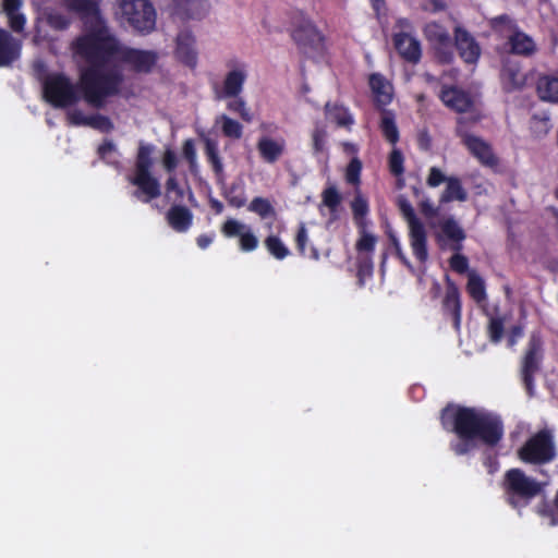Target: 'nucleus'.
Wrapping results in <instances>:
<instances>
[{
    "label": "nucleus",
    "mask_w": 558,
    "mask_h": 558,
    "mask_svg": "<svg viewBox=\"0 0 558 558\" xmlns=\"http://www.w3.org/2000/svg\"><path fill=\"white\" fill-rule=\"evenodd\" d=\"M368 83L374 100L378 106H386L391 102L393 88L389 81H387L381 74L374 73L369 76Z\"/></svg>",
    "instance_id": "aec40b11"
},
{
    "label": "nucleus",
    "mask_w": 558,
    "mask_h": 558,
    "mask_svg": "<svg viewBox=\"0 0 558 558\" xmlns=\"http://www.w3.org/2000/svg\"><path fill=\"white\" fill-rule=\"evenodd\" d=\"M213 242V236L211 235H207V234H202L197 238V245L201 247V248H206L208 247Z\"/></svg>",
    "instance_id": "0e129e2a"
},
{
    "label": "nucleus",
    "mask_w": 558,
    "mask_h": 558,
    "mask_svg": "<svg viewBox=\"0 0 558 558\" xmlns=\"http://www.w3.org/2000/svg\"><path fill=\"white\" fill-rule=\"evenodd\" d=\"M423 9L426 12L436 13L445 9V3L440 0H427L423 4Z\"/></svg>",
    "instance_id": "680f3d73"
},
{
    "label": "nucleus",
    "mask_w": 558,
    "mask_h": 558,
    "mask_svg": "<svg viewBox=\"0 0 558 558\" xmlns=\"http://www.w3.org/2000/svg\"><path fill=\"white\" fill-rule=\"evenodd\" d=\"M373 274V263H372V259H371V256H365L363 258V260L361 262L360 266H359V271H357V276H359V281L361 284H364V280L369 278Z\"/></svg>",
    "instance_id": "3c124183"
},
{
    "label": "nucleus",
    "mask_w": 558,
    "mask_h": 558,
    "mask_svg": "<svg viewBox=\"0 0 558 558\" xmlns=\"http://www.w3.org/2000/svg\"><path fill=\"white\" fill-rule=\"evenodd\" d=\"M373 7L376 11H379L384 5V0H372Z\"/></svg>",
    "instance_id": "338daca9"
},
{
    "label": "nucleus",
    "mask_w": 558,
    "mask_h": 558,
    "mask_svg": "<svg viewBox=\"0 0 558 558\" xmlns=\"http://www.w3.org/2000/svg\"><path fill=\"white\" fill-rule=\"evenodd\" d=\"M222 232L228 238H238L243 252H253L258 247L259 240L252 228L239 220L228 219L222 226Z\"/></svg>",
    "instance_id": "f8f14e48"
},
{
    "label": "nucleus",
    "mask_w": 558,
    "mask_h": 558,
    "mask_svg": "<svg viewBox=\"0 0 558 558\" xmlns=\"http://www.w3.org/2000/svg\"><path fill=\"white\" fill-rule=\"evenodd\" d=\"M206 154H207L208 160L213 165L216 173H221L223 167H222V162L218 155L217 144L215 142H211V141L206 142Z\"/></svg>",
    "instance_id": "c03bdc74"
},
{
    "label": "nucleus",
    "mask_w": 558,
    "mask_h": 558,
    "mask_svg": "<svg viewBox=\"0 0 558 558\" xmlns=\"http://www.w3.org/2000/svg\"><path fill=\"white\" fill-rule=\"evenodd\" d=\"M229 70L225 75L222 86L216 90L217 99L236 97L243 92L247 78V68L244 63L232 61L228 64Z\"/></svg>",
    "instance_id": "9b49d317"
},
{
    "label": "nucleus",
    "mask_w": 558,
    "mask_h": 558,
    "mask_svg": "<svg viewBox=\"0 0 558 558\" xmlns=\"http://www.w3.org/2000/svg\"><path fill=\"white\" fill-rule=\"evenodd\" d=\"M162 165L170 174H174L173 172L178 166V158L172 149L168 148L165 150L162 157Z\"/></svg>",
    "instance_id": "5fc2aeb1"
},
{
    "label": "nucleus",
    "mask_w": 558,
    "mask_h": 558,
    "mask_svg": "<svg viewBox=\"0 0 558 558\" xmlns=\"http://www.w3.org/2000/svg\"><path fill=\"white\" fill-rule=\"evenodd\" d=\"M376 242L377 238L374 234L362 231L360 239L356 242V250L360 253L371 254L375 248Z\"/></svg>",
    "instance_id": "ea45409f"
},
{
    "label": "nucleus",
    "mask_w": 558,
    "mask_h": 558,
    "mask_svg": "<svg viewBox=\"0 0 558 558\" xmlns=\"http://www.w3.org/2000/svg\"><path fill=\"white\" fill-rule=\"evenodd\" d=\"M326 131L323 129H316L313 132L312 140H313V149L314 154L318 155L326 150Z\"/></svg>",
    "instance_id": "de8ad7c7"
},
{
    "label": "nucleus",
    "mask_w": 558,
    "mask_h": 558,
    "mask_svg": "<svg viewBox=\"0 0 558 558\" xmlns=\"http://www.w3.org/2000/svg\"><path fill=\"white\" fill-rule=\"evenodd\" d=\"M177 4L191 17H201L207 11L206 0H177Z\"/></svg>",
    "instance_id": "7c9ffc66"
},
{
    "label": "nucleus",
    "mask_w": 558,
    "mask_h": 558,
    "mask_svg": "<svg viewBox=\"0 0 558 558\" xmlns=\"http://www.w3.org/2000/svg\"><path fill=\"white\" fill-rule=\"evenodd\" d=\"M537 94L543 101L558 104V76H541L537 82Z\"/></svg>",
    "instance_id": "393cba45"
},
{
    "label": "nucleus",
    "mask_w": 558,
    "mask_h": 558,
    "mask_svg": "<svg viewBox=\"0 0 558 558\" xmlns=\"http://www.w3.org/2000/svg\"><path fill=\"white\" fill-rule=\"evenodd\" d=\"M183 155L190 163V168L192 172L196 171L197 162H196V150L194 144L191 140L184 142L183 145Z\"/></svg>",
    "instance_id": "8fccbe9b"
},
{
    "label": "nucleus",
    "mask_w": 558,
    "mask_h": 558,
    "mask_svg": "<svg viewBox=\"0 0 558 558\" xmlns=\"http://www.w3.org/2000/svg\"><path fill=\"white\" fill-rule=\"evenodd\" d=\"M216 124L220 125L223 135L234 140H239L243 134V126L241 123L227 114L217 117Z\"/></svg>",
    "instance_id": "c85d7f7f"
},
{
    "label": "nucleus",
    "mask_w": 558,
    "mask_h": 558,
    "mask_svg": "<svg viewBox=\"0 0 558 558\" xmlns=\"http://www.w3.org/2000/svg\"><path fill=\"white\" fill-rule=\"evenodd\" d=\"M248 210L257 214L263 219L276 215L274 206L268 199L263 197H255L248 205Z\"/></svg>",
    "instance_id": "f704fd0d"
},
{
    "label": "nucleus",
    "mask_w": 558,
    "mask_h": 558,
    "mask_svg": "<svg viewBox=\"0 0 558 558\" xmlns=\"http://www.w3.org/2000/svg\"><path fill=\"white\" fill-rule=\"evenodd\" d=\"M175 56L184 64L194 68L197 63L195 37L191 31H181L177 36Z\"/></svg>",
    "instance_id": "dca6fc26"
},
{
    "label": "nucleus",
    "mask_w": 558,
    "mask_h": 558,
    "mask_svg": "<svg viewBox=\"0 0 558 558\" xmlns=\"http://www.w3.org/2000/svg\"><path fill=\"white\" fill-rule=\"evenodd\" d=\"M450 266L454 271L463 274L468 270L469 262L465 256L456 254L450 259Z\"/></svg>",
    "instance_id": "6e6d98bb"
},
{
    "label": "nucleus",
    "mask_w": 558,
    "mask_h": 558,
    "mask_svg": "<svg viewBox=\"0 0 558 558\" xmlns=\"http://www.w3.org/2000/svg\"><path fill=\"white\" fill-rule=\"evenodd\" d=\"M440 230L441 235L456 243H460L465 238L464 231L453 218L445 219L440 223Z\"/></svg>",
    "instance_id": "c756f323"
},
{
    "label": "nucleus",
    "mask_w": 558,
    "mask_h": 558,
    "mask_svg": "<svg viewBox=\"0 0 558 558\" xmlns=\"http://www.w3.org/2000/svg\"><path fill=\"white\" fill-rule=\"evenodd\" d=\"M154 151L155 147L151 144L140 143L134 173L129 178L130 183L137 186L135 196L143 202H149L161 194L159 181L150 173Z\"/></svg>",
    "instance_id": "7ed1b4c3"
},
{
    "label": "nucleus",
    "mask_w": 558,
    "mask_h": 558,
    "mask_svg": "<svg viewBox=\"0 0 558 558\" xmlns=\"http://www.w3.org/2000/svg\"><path fill=\"white\" fill-rule=\"evenodd\" d=\"M298 250L301 254H306V244L308 242V233L304 223H301L295 236Z\"/></svg>",
    "instance_id": "864d4df0"
},
{
    "label": "nucleus",
    "mask_w": 558,
    "mask_h": 558,
    "mask_svg": "<svg viewBox=\"0 0 558 558\" xmlns=\"http://www.w3.org/2000/svg\"><path fill=\"white\" fill-rule=\"evenodd\" d=\"M424 34L426 39L439 51L441 60L448 61L451 57V54L446 51L451 45L448 31L438 23L432 22L426 24Z\"/></svg>",
    "instance_id": "2eb2a0df"
},
{
    "label": "nucleus",
    "mask_w": 558,
    "mask_h": 558,
    "mask_svg": "<svg viewBox=\"0 0 558 558\" xmlns=\"http://www.w3.org/2000/svg\"><path fill=\"white\" fill-rule=\"evenodd\" d=\"M381 131L384 136L391 144H396L399 140V132L393 118L389 113H385L381 119Z\"/></svg>",
    "instance_id": "4c0bfd02"
},
{
    "label": "nucleus",
    "mask_w": 558,
    "mask_h": 558,
    "mask_svg": "<svg viewBox=\"0 0 558 558\" xmlns=\"http://www.w3.org/2000/svg\"><path fill=\"white\" fill-rule=\"evenodd\" d=\"M489 333L493 341H499L502 335L501 323L498 320H492L489 325Z\"/></svg>",
    "instance_id": "e2e57ef3"
},
{
    "label": "nucleus",
    "mask_w": 558,
    "mask_h": 558,
    "mask_svg": "<svg viewBox=\"0 0 558 558\" xmlns=\"http://www.w3.org/2000/svg\"><path fill=\"white\" fill-rule=\"evenodd\" d=\"M231 98L232 100L227 104V108L233 112L239 113L244 121L251 122L253 120V116L251 110L247 108L245 100L240 96Z\"/></svg>",
    "instance_id": "58836bf2"
},
{
    "label": "nucleus",
    "mask_w": 558,
    "mask_h": 558,
    "mask_svg": "<svg viewBox=\"0 0 558 558\" xmlns=\"http://www.w3.org/2000/svg\"><path fill=\"white\" fill-rule=\"evenodd\" d=\"M326 116L329 121L339 126H350L353 123V118L348 109L338 104H327Z\"/></svg>",
    "instance_id": "cd10ccee"
},
{
    "label": "nucleus",
    "mask_w": 558,
    "mask_h": 558,
    "mask_svg": "<svg viewBox=\"0 0 558 558\" xmlns=\"http://www.w3.org/2000/svg\"><path fill=\"white\" fill-rule=\"evenodd\" d=\"M22 43L8 31L0 28V66H8L21 56Z\"/></svg>",
    "instance_id": "6ab92c4d"
},
{
    "label": "nucleus",
    "mask_w": 558,
    "mask_h": 558,
    "mask_svg": "<svg viewBox=\"0 0 558 558\" xmlns=\"http://www.w3.org/2000/svg\"><path fill=\"white\" fill-rule=\"evenodd\" d=\"M553 125L549 116H534L531 122V131L536 137H543L549 133Z\"/></svg>",
    "instance_id": "e433bc0d"
},
{
    "label": "nucleus",
    "mask_w": 558,
    "mask_h": 558,
    "mask_svg": "<svg viewBox=\"0 0 558 558\" xmlns=\"http://www.w3.org/2000/svg\"><path fill=\"white\" fill-rule=\"evenodd\" d=\"M395 45L399 53L411 62H417L421 58V45L420 41L408 35L398 34L395 36Z\"/></svg>",
    "instance_id": "412c9836"
},
{
    "label": "nucleus",
    "mask_w": 558,
    "mask_h": 558,
    "mask_svg": "<svg viewBox=\"0 0 558 558\" xmlns=\"http://www.w3.org/2000/svg\"><path fill=\"white\" fill-rule=\"evenodd\" d=\"M362 165L359 159H352L345 172V178L349 183L357 184L360 181Z\"/></svg>",
    "instance_id": "09e8293b"
},
{
    "label": "nucleus",
    "mask_w": 558,
    "mask_h": 558,
    "mask_svg": "<svg viewBox=\"0 0 558 558\" xmlns=\"http://www.w3.org/2000/svg\"><path fill=\"white\" fill-rule=\"evenodd\" d=\"M259 129L263 134L256 142V149L259 158L267 165L277 163L287 153V141L283 136H271L272 130H277L274 123H262Z\"/></svg>",
    "instance_id": "9d476101"
},
{
    "label": "nucleus",
    "mask_w": 558,
    "mask_h": 558,
    "mask_svg": "<svg viewBox=\"0 0 558 558\" xmlns=\"http://www.w3.org/2000/svg\"><path fill=\"white\" fill-rule=\"evenodd\" d=\"M502 81L505 87L509 90L520 88L524 85V75L519 71L518 68H506L502 71Z\"/></svg>",
    "instance_id": "473e14b6"
},
{
    "label": "nucleus",
    "mask_w": 558,
    "mask_h": 558,
    "mask_svg": "<svg viewBox=\"0 0 558 558\" xmlns=\"http://www.w3.org/2000/svg\"><path fill=\"white\" fill-rule=\"evenodd\" d=\"M458 133L469 151L483 165L495 166L497 158L495 157L490 145L483 138L469 134L463 130L462 120H459Z\"/></svg>",
    "instance_id": "ddd939ff"
},
{
    "label": "nucleus",
    "mask_w": 558,
    "mask_h": 558,
    "mask_svg": "<svg viewBox=\"0 0 558 558\" xmlns=\"http://www.w3.org/2000/svg\"><path fill=\"white\" fill-rule=\"evenodd\" d=\"M456 46L461 58L468 63H475L481 56V48L475 39L463 28L456 27Z\"/></svg>",
    "instance_id": "a211bd4d"
},
{
    "label": "nucleus",
    "mask_w": 558,
    "mask_h": 558,
    "mask_svg": "<svg viewBox=\"0 0 558 558\" xmlns=\"http://www.w3.org/2000/svg\"><path fill=\"white\" fill-rule=\"evenodd\" d=\"M352 210L355 215L363 216L367 213V203L362 196H356L352 203Z\"/></svg>",
    "instance_id": "bf43d9fd"
},
{
    "label": "nucleus",
    "mask_w": 558,
    "mask_h": 558,
    "mask_svg": "<svg viewBox=\"0 0 558 558\" xmlns=\"http://www.w3.org/2000/svg\"><path fill=\"white\" fill-rule=\"evenodd\" d=\"M166 197L173 203H181L184 198V190L174 174H170L166 181Z\"/></svg>",
    "instance_id": "c9c22d12"
},
{
    "label": "nucleus",
    "mask_w": 558,
    "mask_h": 558,
    "mask_svg": "<svg viewBox=\"0 0 558 558\" xmlns=\"http://www.w3.org/2000/svg\"><path fill=\"white\" fill-rule=\"evenodd\" d=\"M89 116L84 114L80 110H71L68 112V120L72 125H87Z\"/></svg>",
    "instance_id": "4d7b16f0"
},
{
    "label": "nucleus",
    "mask_w": 558,
    "mask_h": 558,
    "mask_svg": "<svg viewBox=\"0 0 558 558\" xmlns=\"http://www.w3.org/2000/svg\"><path fill=\"white\" fill-rule=\"evenodd\" d=\"M391 242H392V246L396 251V254L397 256L400 258V260L409 268H412L408 257L405 256L403 250H402V246H401V243L399 241V239H397L396 236H391Z\"/></svg>",
    "instance_id": "052dcab7"
},
{
    "label": "nucleus",
    "mask_w": 558,
    "mask_h": 558,
    "mask_svg": "<svg viewBox=\"0 0 558 558\" xmlns=\"http://www.w3.org/2000/svg\"><path fill=\"white\" fill-rule=\"evenodd\" d=\"M117 15L125 20L135 31L150 33L156 26V11L148 0H119Z\"/></svg>",
    "instance_id": "39448f33"
},
{
    "label": "nucleus",
    "mask_w": 558,
    "mask_h": 558,
    "mask_svg": "<svg viewBox=\"0 0 558 558\" xmlns=\"http://www.w3.org/2000/svg\"><path fill=\"white\" fill-rule=\"evenodd\" d=\"M448 178L449 177H446L439 168L432 167L428 171L426 183L430 187H437L441 183H447Z\"/></svg>",
    "instance_id": "49530a36"
},
{
    "label": "nucleus",
    "mask_w": 558,
    "mask_h": 558,
    "mask_svg": "<svg viewBox=\"0 0 558 558\" xmlns=\"http://www.w3.org/2000/svg\"><path fill=\"white\" fill-rule=\"evenodd\" d=\"M397 204L402 214V217L408 225L409 240L412 253L417 258V260L425 263L428 259L427 234L425 227L415 215V211L410 202L404 196H399Z\"/></svg>",
    "instance_id": "423d86ee"
},
{
    "label": "nucleus",
    "mask_w": 558,
    "mask_h": 558,
    "mask_svg": "<svg viewBox=\"0 0 558 558\" xmlns=\"http://www.w3.org/2000/svg\"><path fill=\"white\" fill-rule=\"evenodd\" d=\"M98 153L102 159H110L111 155H117V146L112 142H105L99 146Z\"/></svg>",
    "instance_id": "13d9d810"
},
{
    "label": "nucleus",
    "mask_w": 558,
    "mask_h": 558,
    "mask_svg": "<svg viewBox=\"0 0 558 558\" xmlns=\"http://www.w3.org/2000/svg\"><path fill=\"white\" fill-rule=\"evenodd\" d=\"M493 27L507 38L512 53L527 57L535 52L536 45L532 37L520 31L508 16L494 19Z\"/></svg>",
    "instance_id": "0eeeda50"
},
{
    "label": "nucleus",
    "mask_w": 558,
    "mask_h": 558,
    "mask_svg": "<svg viewBox=\"0 0 558 558\" xmlns=\"http://www.w3.org/2000/svg\"><path fill=\"white\" fill-rule=\"evenodd\" d=\"M44 96L54 107H66L80 99L76 87L62 74H51L44 83Z\"/></svg>",
    "instance_id": "6e6552de"
},
{
    "label": "nucleus",
    "mask_w": 558,
    "mask_h": 558,
    "mask_svg": "<svg viewBox=\"0 0 558 558\" xmlns=\"http://www.w3.org/2000/svg\"><path fill=\"white\" fill-rule=\"evenodd\" d=\"M403 161H404V159H403L402 153L399 149L393 148L389 156V169L392 174H395V175L403 174V172H404Z\"/></svg>",
    "instance_id": "37998d69"
},
{
    "label": "nucleus",
    "mask_w": 558,
    "mask_h": 558,
    "mask_svg": "<svg viewBox=\"0 0 558 558\" xmlns=\"http://www.w3.org/2000/svg\"><path fill=\"white\" fill-rule=\"evenodd\" d=\"M86 126H90L101 132H109L113 129V124L109 118L101 114L89 116Z\"/></svg>",
    "instance_id": "a19ab883"
},
{
    "label": "nucleus",
    "mask_w": 558,
    "mask_h": 558,
    "mask_svg": "<svg viewBox=\"0 0 558 558\" xmlns=\"http://www.w3.org/2000/svg\"><path fill=\"white\" fill-rule=\"evenodd\" d=\"M445 305L448 310H450L454 316V324L458 327L460 324L461 316V305L458 290L454 287H450L447 290L445 298Z\"/></svg>",
    "instance_id": "72a5a7b5"
},
{
    "label": "nucleus",
    "mask_w": 558,
    "mask_h": 558,
    "mask_svg": "<svg viewBox=\"0 0 558 558\" xmlns=\"http://www.w3.org/2000/svg\"><path fill=\"white\" fill-rule=\"evenodd\" d=\"M519 457L527 463L542 464L549 462L555 457V447L553 437L548 430H541L531 437L525 445L520 448Z\"/></svg>",
    "instance_id": "1a4fd4ad"
},
{
    "label": "nucleus",
    "mask_w": 558,
    "mask_h": 558,
    "mask_svg": "<svg viewBox=\"0 0 558 558\" xmlns=\"http://www.w3.org/2000/svg\"><path fill=\"white\" fill-rule=\"evenodd\" d=\"M340 204V195L335 187H328L323 193V205L333 211Z\"/></svg>",
    "instance_id": "a18cd8bd"
},
{
    "label": "nucleus",
    "mask_w": 558,
    "mask_h": 558,
    "mask_svg": "<svg viewBox=\"0 0 558 558\" xmlns=\"http://www.w3.org/2000/svg\"><path fill=\"white\" fill-rule=\"evenodd\" d=\"M310 257H312L313 259H318L319 258V254H318L317 250L312 248Z\"/></svg>",
    "instance_id": "774afa93"
},
{
    "label": "nucleus",
    "mask_w": 558,
    "mask_h": 558,
    "mask_svg": "<svg viewBox=\"0 0 558 558\" xmlns=\"http://www.w3.org/2000/svg\"><path fill=\"white\" fill-rule=\"evenodd\" d=\"M441 422L445 428L456 432L459 436V441L452 446L457 454H464L473 449L476 439L495 445L502 436L500 421L482 410L446 408Z\"/></svg>",
    "instance_id": "f03ea898"
},
{
    "label": "nucleus",
    "mask_w": 558,
    "mask_h": 558,
    "mask_svg": "<svg viewBox=\"0 0 558 558\" xmlns=\"http://www.w3.org/2000/svg\"><path fill=\"white\" fill-rule=\"evenodd\" d=\"M228 201H229L230 205H232L236 208L242 207L245 204V197L242 194L235 195V196H229Z\"/></svg>",
    "instance_id": "69168bd1"
},
{
    "label": "nucleus",
    "mask_w": 558,
    "mask_h": 558,
    "mask_svg": "<svg viewBox=\"0 0 558 558\" xmlns=\"http://www.w3.org/2000/svg\"><path fill=\"white\" fill-rule=\"evenodd\" d=\"M193 215L183 206H173L167 213V221L178 232H185L192 225Z\"/></svg>",
    "instance_id": "5701e85b"
},
{
    "label": "nucleus",
    "mask_w": 558,
    "mask_h": 558,
    "mask_svg": "<svg viewBox=\"0 0 558 558\" xmlns=\"http://www.w3.org/2000/svg\"><path fill=\"white\" fill-rule=\"evenodd\" d=\"M542 341L538 337L533 336L529 343V350L524 356L522 365V377L525 384L526 390L532 395L533 380L532 376L537 369L538 362L541 359Z\"/></svg>",
    "instance_id": "4468645a"
},
{
    "label": "nucleus",
    "mask_w": 558,
    "mask_h": 558,
    "mask_svg": "<svg viewBox=\"0 0 558 558\" xmlns=\"http://www.w3.org/2000/svg\"><path fill=\"white\" fill-rule=\"evenodd\" d=\"M442 102L457 112H470L474 107V99L465 92L456 87H446L441 90Z\"/></svg>",
    "instance_id": "f3484780"
},
{
    "label": "nucleus",
    "mask_w": 558,
    "mask_h": 558,
    "mask_svg": "<svg viewBox=\"0 0 558 558\" xmlns=\"http://www.w3.org/2000/svg\"><path fill=\"white\" fill-rule=\"evenodd\" d=\"M264 246L278 260H283L291 254L288 245L278 235L272 233L265 238Z\"/></svg>",
    "instance_id": "bb28decb"
},
{
    "label": "nucleus",
    "mask_w": 558,
    "mask_h": 558,
    "mask_svg": "<svg viewBox=\"0 0 558 558\" xmlns=\"http://www.w3.org/2000/svg\"><path fill=\"white\" fill-rule=\"evenodd\" d=\"M46 20L47 23L54 29H64L70 24V20L65 15L54 10L47 12Z\"/></svg>",
    "instance_id": "79ce46f5"
},
{
    "label": "nucleus",
    "mask_w": 558,
    "mask_h": 558,
    "mask_svg": "<svg viewBox=\"0 0 558 558\" xmlns=\"http://www.w3.org/2000/svg\"><path fill=\"white\" fill-rule=\"evenodd\" d=\"M294 38L307 54H311L312 49L316 51L323 49V38L314 27H305L296 31Z\"/></svg>",
    "instance_id": "4be33fe9"
},
{
    "label": "nucleus",
    "mask_w": 558,
    "mask_h": 558,
    "mask_svg": "<svg viewBox=\"0 0 558 558\" xmlns=\"http://www.w3.org/2000/svg\"><path fill=\"white\" fill-rule=\"evenodd\" d=\"M468 193L462 186L460 179L457 177H449L445 190L440 194L439 203L446 204L453 201L465 202Z\"/></svg>",
    "instance_id": "b1692460"
},
{
    "label": "nucleus",
    "mask_w": 558,
    "mask_h": 558,
    "mask_svg": "<svg viewBox=\"0 0 558 558\" xmlns=\"http://www.w3.org/2000/svg\"><path fill=\"white\" fill-rule=\"evenodd\" d=\"M100 0H65L66 7L85 21L86 32L72 44L74 57L86 63L81 71V88L89 105L100 108L105 99L120 90L123 75L120 62L138 72H149L157 62L153 51L121 45L99 14Z\"/></svg>",
    "instance_id": "f257e3e1"
},
{
    "label": "nucleus",
    "mask_w": 558,
    "mask_h": 558,
    "mask_svg": "<svg viewBox=\"0 0 558 558\" xmlns=\"http://www.w3.org/2000/svg\"><path fill=\"white\" fill-rule=\"evenodd\" d=\"M22 0H3V11L5 12L9 25L14 32H22L24 29L26 19L20 12Z\"/></svg>",
    "instance_id": "a878e982"
},
{
    "label": "nucleus",
    "mask_w": 558,
    "mask_h": 558,
    "mask_svg": "<svg viewBox=\"0 0 558 558\" xmlns=\"http://www.w3.org/2000/svg\"><path fill=\"white\" fill-rule=\"evenodd\" d=\"M468 291L477 303L486 299L484 281L475 272L469 274Z\"/></svg>",
    "instance_id": "2f4dec72"
},
{
    "label": "nucleus",
    "mask_w": 558,
    "mask_h": 558,
    "mask_svg": "<svg viewBox=\"0 0 558 558\" xmlns=\"http://www.w3.org/2000/svg\"><path fill=\"white\" fill-rule=\"evenodd\" d=\"M545 485L546 483L537 482L520 469L509 470L504 482L507 499L515 508L525 506L543 490Z\"/></svg>",
    "instance_id": "20e7f679"
},
{
    "label": "nucleus",
    "mask_w": 558,
    "mask_h": 558,
    "mask_svg": "<svg viewBox=\"0 0 558 558\" xmlns=\"http://www.w3.org/2000/svg\"><path fill=\"white\" fill-rule=\"evenodd\" d=\"M421 213L425 216V218L430 219L438 215V208L434 205L433 201L429 197H424L420 204Z\"/></svg>",
    "instance_id": "603ef678"
}]
</instances>
